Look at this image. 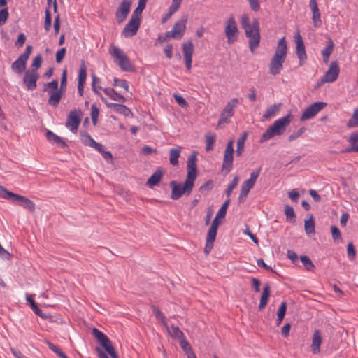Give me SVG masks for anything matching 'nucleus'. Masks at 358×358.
Instances as JSON below:
<instances>
[{"mask_svg": "<svg viewBox=\"0 0 358 358\" xmlns=\"http://www.w3.org/2000/svg\"><path fill=\"white\" fill-rule=\"evenodd\" d=\"M287 54V45L285 37L281 38L278 42L269 64V73L275 76L280 73L283 69Z\"/></svg>", "mask_w": 358, "mask_h": 358, "instance_id": "1", "label": "nucleus"}, {"mask_svg": "<svg viewBox=\"0 0 358 358\" xmlns=\"http://www.w3.org/2000/svg\"><path fill=\"white\" fill-rule=\"evenodd\" d=\"M292 120V115L288 114L285 117L278 119L271 125L260 138V143L265 142L272 138L274 136L282 134Z\"/></svg>", "mask_w": 358, "mask_h": 358, "instance_id": "2", "label": "nucleus"}, {"mask_svg": "<svg viewBox=\"0 0 358 358\" xmlns=\"http://www.w3.org/2000/svg\"><path fill=\"white\" fill-rule=\"evenodd\" d=\"M0 196L5 199L11 201L15 203H17L23 208L29 210L30 212H34L36 209L35 203L28 198L16 194L8 191L3 186L0 185Z\"/></svg>", "mask_w": 358, "mask_h": 358, "instance_id": "3", "label": "nucleus"}, {"mask_svg": "<svg viewBox=\"0 0 358 358\" xmlns=\"http://www.w3.org/2000/svg\"><path fill=\"white\" fill-rule=\"evenodd\" d=\"M260 28L259 23L257 18L253 19L250 29L245 31V36L249 38V48L253 53L255 50L257 48L260 43Z\"/></svg>", "mask_w": 358, "mask_h": 358, "instance_id": "4", "label": "nucleus"}, {"mask_svg": "<svg viewBox=\"0 0 358 358\" xmlns=\"http://www.w3.org/2000/svg\"><path fill=\"white\" fill-rule=\"evenodd\" d=\"M194 184L185 180L183 185L177 183L176 181L170 182L171 187V198L173 200L179 199L183 194L189 195L193 189Z\"/></svg>", "mask_w": 358, "mask_h": 358, "instance_id": "5", "label": "nucleus"}, {"mask_svg": "<svg viewBox=\"0 0 358 358\" xmlns=\"http://www.w3.org/2000/svg\"><path fill=\"white\" fill-rule=\"evenodd\" d=\"M111 55L118 60L117 65L124 71H134V69L124 52L118 47L113 45L110 50Z\"/></svg>", "mask_w": 358, "mask_h": 358, "instance_id": "6", "label": "nucleus"}, {"mask_svg": "<svg viewBox=\"0 0 358 358\" xmlns=\"http://www.w3.org/2000/svg\"><path fill=\"white\" fill-rule=\"evenodd\" d=\"M92 334L94 337H96L100 345L109 354L111 358H119L117 353L112 345L111 341L107 337L106 335L101 332L96 328H94L92 329Z\"/></svg>", "mask_w": 358, "mask_h": 358, "instance_id": "7", "label": "nucleus"}, {"mask_svg": "<svg viewBox=\"0 0 358 358\" xmlns=\"http://www.w3.org/2000/svg\"><path fill=\"white\" fill-rule=\"evenodd\" d=\"M234 141L230 140L224 152V159L222 165V171L224 174H228L233 168L234 162Z\"/></svg>", "mask_w": 358, "mask_h": 358, "instance_id": "8", "label": "nucleus"}, {"mask_svg": "<svg viewBox=\"0 0 358 358\" xmlns=\"http://www.w3.org/2000/svg\"><path fill=\"white\" fill-rule=\"evenodd\" d=\"M33 50V47L30 45H27L24 53L20 55L19 57L12 64L11 69L18 73H22L27 67V62Z\"/></svg>", "mask_w": 358, "mask_h": 358, "instance_id": "9", "label": "nucleus"}, {"mask_svg": "<svg viewBox=\"0 0 358 358\" xmlns=\"http://www.w3.org/2000/svg\"><path fill=\"white\" fill-rule=\"evenodd\" d=\"M219 218H217V215L213 220V222L211 224V226L208 231L207 236H206V246L204 248V252L206 255H208L210 250H212L214 244V241L216 238L217 235V228L220 225V221L218 220Z\"/></svg>", "mask_w": 358, "mask_h": 358, "instance_id": "10", "label": "nucleus"}, {"mask_svg": "<svg viewBox=\"0 0 358 358\" xmlns=\"http://www.w3.org/2000/svg\"><path fill=\"white\" fill-rule=\"evenodd\" d=\"M83 113L80 109H74L70 111L66 118V127L72 132H76L80 124Z\"/></svg>", "mask_w": 358, "mask_h": 358, "instance_id": "11", "label": "nucleus"}, {"mask_svg": "<svg viewBox=\"0 0 358 358\" xmlns=\"http://www.w3.org/2000/svg\"><path fill=\"white\" fill-rule=\"evenodd\" d=\"M339 71L340 69L338 62L336 61L331 62L328 71L325 73L323 77L321 78L320 83H317V87H320L324 83L334 82L338 78Z\"/></svg>", "mask_w": 358, "mask_h": 358, "instance_id": "12", "label": "nucleus"}, {"mask_svg": "<svg viewBox=\"0 0 358 358\" xmlns=\"http://www.w3.org/2000/svg\"><path fill=\"white\" fill-rule=\"evenodd\" d=\"M196 152H194L191 154L187 159V178L185 180L194 184L197 177V165H196Z\"/></svg>", "mask_w": 358, "mask_h": 358, "instance_id": "13", "label": "nucleus"}, {"mask_svg": "<svg viewBox=\"0 0 358 358\" xmlns=\"http://www.w3.org/2000/svg\"><path fill=\"white\" fill-rule=\"evenodd\" d=\"M327 103L324 102H315L308 107H307L304 111L303 112L300 120L306 121L314 117L320 111H321L325 106Z\"/></svg>", "mask_w": 358, "mask_h": 358, "instance_id": "14", "label": "nucleus"}, {"mask_svg": "<svg viewBox=\"0 0 358 358\" xmlns=\"http://www.w3.org/2000/svg\"><path fill=\"white\" fill-rule=\"evenodd\" d=\"M238 32V30L235 18L233 16H231L227 20L224 29V33L227 38L228 43H233L237 40Z\"/></svg>", "mask_w": 358, "mask_h": 358, "instance_id": "15", "label": "nucleus"}, {"mask_svg": "<svg viewBox=\"0 0 358 358\" xmlns=\"http://www.w3.org/2000/svg\"><path fill=\"white\" fill-rule=\"evenodd\" d=\"M238 103V100L236 98L232 99L227 103L220 115L218 121L219 125L229 122V118L234 115V108Z\"/></svg>", "mask_w": 358, "mask_h": 358, "instance_id": "16", "label": "nucleus"}, {"mask_svg": "<svg viewBox=\"0 0 358 358\" xmlns=\"http://www.w3.org/2000/svg\"><path fill=\"white\" fill-rule=\"evenodd\" d=\"M141 24V18L131 16L129 22L125 25L122 35L125 38L132 37L136 34Z\"/></svg>", "mask_w": 358, "mask_h": 358, "instance_id": "17", "label": "nucleus"}, {"mask_svg": "<svg viewBox=\"0 0 358 358\" xmlns=\"http://www.w3.org/2000/svg\"><path fill=\"white\" fill-rule=\"evenodd\" d=\"M131 0H122L115 12V18L118 24H122L130 12Z\"/></svg>", "mask_w": 358, "mask_h": 358, "instance_id": "18", "label": "nucleus"}, {"mask_svg": "<svg viewBox=\"0 0 358 358\" xmlns=\"http://www.w3.org/2000/svg\"><path fill=\"white\" fill-rule=\"evenodd\" d=\"M261 172V168H259L257 170L252 171L250 173V178L244 181L241 186V192H242L243 196H248L250 190L255 185L259 174Z\"/></svg>", "mask_w": 358, "mask_h": 358, "instance_id": "19", "label": "nucleus"}, {"mask_svg": "<svg viewBox=\"0 0 358 358\" xmlns=\"http://www.w3.org/2000/svg\"><path fill=\"white\" fill-rule=\"evenodd\" d=\"M182 52L185 66L187 70L192 68V55L194 53V44L191 41L182 43Z\"/></svg>", "mask_w": 358, "mask_h": 358, "instance_id": "20", "label": "nucleus"}, {"mask_svg": "<svg viewBox=\"0 0 358 358\" xmlns=\"http://www.w3.org/2000/svg\"><path fill=\"white\" fill-rule=\"evenodd\" d=\"M39 78V75L37 72L31 71L29 70L25 71L23 78V83L29 90L36 89L37 86V80Z\"/></svg>", "mask_w": 358, "mask_h": 358, "instance_id": "21", "label": "nucleus"}, {"mask_svg": "<svg viewBox=\"0 0 358 358\" xmlns=\"http://www.w3.org/2000/svg\"><path fill=\"white\" fill-rule=\"evenodd\" d=\"M187 21V18L183 17L173 25L171 31L172 32L171 34L175 36L176 38H181L183 36L186 29Z\"/></svg>", "mask_w": 358, "mask_h": 358, "instance_id": "22", "label": "nucleus"}, {"mask_svg": "<svg viewBox=\"0 0 358 358\" xmlns=\"http://www.w3.org/2000/svg\"><path fill=\"white\" fill-rule=\"evenodd\" d=\"M296 52L297 55V57L299 59V64L301 66L304 63V62L307 59L306 50H305V45L303 43V41L302 39V37L301 35L298 33L297 37L296 38Z\"/></svg>", "mask_w": 358, "mask_h": 358, "instance_id": "23", "label": "nucleus"}, {"mask_svg": "<svg viewBox=\"0 0 358 358\" xmlns=\"http://www.w3.org/2000/svg\"><path fill=\"white\" fill-rule=\"evenodd\" d=\"M310 7L313 12V22L315 27H319L322 24L320 18V12L318 9L317 0H310Z\"/></svg>", "mask_w": 358, "mask_h": 358, "instance_id": "24", "label": "nucleus"}, {"mask_svg": "<svg viewBox=\"0 0 358 358\" xmlns=\"http://www.w3.org/2000/svg\"><path fill=\"white\" fill-rule=\"evenodd\" d=\"M270 293H271L270 285H269V283H266L264 285L262 293L261 298H260V301H259V310H262L266 306L268 301L269 296H270Z\"/></svg>", "mask_w": 358, "mask_h": 358, "instance_id": "25", "label": "nucleus"}, {"mask_svg": "<svg viewBox=\"0 0 358 358\" xmlns=\"http://www.w3.org/2000/svg\"><path fill=\"white\" fill-rule=\"evenodd\" d=\"M322 343V336L319 330H315L313 336V341L311 344V348L313 354H317L320 352V345Z\"/></svg>", "mask_w": 358, "mask_h": 358, "instance_id": "26", "label": "nucleus"}, {"mask_svg": "<svg viewBox=\"0 0 358 358\" xmlns=\"http://www.w3.org/2000/svg\"><path fill=\"white\" fill-rule=\"evenodd\" d=\"M107 105L109 108H113L117 113L122 114L126 117H129L132 115L131 110L124 105L114 103H107Z\"/></svg>", "mask_w": 358, "mask_h": 358, "instance_id": "27", "label": "nucleus"}, {"mask_svg": "<svg viewBox=\"0 0 358 358\" xmlns=\"http://www.w3.org/2000/svg\"><path fill=\"white\" fill-rule=\"evenodd\" d=\"M49 93L50 94V96L49 97L48 103L53 107L57 106L61 100L63 93L61 91H59L58 90H57L56 91L49 92Z\"/></svg>", "mask_w": 358, "mask_h": 358, "instance_id": "28", "label": "nucleus"}, {"mask_svg": "<svg viewBox=\"0 0 358 358\" xmlns=\"http://www.w3.org/2000/svg\"><path fill=\"white\" fill-rule=\"evenodd\" d=\"M46 138L47 140L50 143H55L57 145H60L63 148L67 146L66 143L64 141H63L61 137L56 135L51 131H48L46 132Z\"/></svg>", "mask_w": 358, "mask_h": 358, "instance_id": "29", "label": "nucleus"}, {"mask_svg": "<svg viewBox=\"0 0 358 358\" xmlns=\"http://www.w3.org/2000/svg\"><path fill=\"white\" fill-rule=\"evenodd\" d=\"M103 92L107 96H108L110 99H112L114 101H117L122 103H124L126 101L125 98L123 96L118 94L113 88H105L103 89Z\"/></svg>", "mask_w": 358, "mask_h": 358, "instance_id": "30", "label": "nucleus"}, {"mask_svg": "<svg viewBox=\"0 0 358 358\" xmlns=\"http://www.w3.org/2000/svg\"><path fill=\"white\" fill-rule=\"evenodd\" d=\"M163 176V172L158 169L157 170L148 180L147 185L152 187L156 185H157Z\"/></svg>", "mask_w": 358, "mask_h": 358, "instance_id": "31", "label": "nucleus"}, {"mask_svg": "<svg viewBox=\"0 0 358 358\" xmlns=\"http://www.w3.org/2000/svg\"><path fill=\"white\" fill-rule=\"evenodd\" d=\"M334 44L331 38L329 39L327 46L322 50V55L324 62L327 63L329 56L333 52Z\"/></svg>", "mask_w": 358, "mask_h": 358, "instance_id": "32", "label": "nucleus"}, {"mask_svg": "<svg viewBox=\"0 0 358 358\" xmlns=\"http://www.w3.org/2000/svg\"><path fill=\"white\" fill-rule=\"evenodd\" d=\"M304 229L308 235L314 234L315 233V221L313 215H310V218L305 220Z\"/></svg>", "mask_w": 358, "mask_h": 358, "instance_id": "33", "label": "nucleus"}, {"mask_svg": "<svg viewBox=\"0 0 358 358\" xmlns=\"http://www.w3.org/2000/svg\"><path fill=\"white\" fill-rule=\"evenodd\" d=\"M26 299L29 303L32 310L34 312L36 315H38L39 317L43 319L47 318V315H45L42 312V310L38 308L36 303H35L34 299H31V296L27 294Z\"/></svg>", "mask_w": 358, "mask_h": 358, "instance_id": "34", "label": "nucleus"}, {"mask_svg": "<svg viewBox=\"0 0 358 358\" xmlns=\"http://www.w3.org/2000/svg\"><path fill=\"white\" fill-rule=\"evenodd\" d=\"M180 155V150L179 148H171L170 150L169 161L172 165L176 166L178 164V157Z\"/></svg>", "mask_w": 358, "mask_h": 358, "instance_id": "35", "label": "nucleus"}, {"mask_svg": "<svg viewBox=\"0 0 358 358\" xmlns=\"http://www.w3.org/2000/svg\"><path fill=\"white\" fill-rule=\"evenodd\" d=\"M45 343L48 345L49 348L58 355L60 358H69L62 350L56 345L52 343L48 340H45Z\"/></svg>", "mask_w": 358, "mask_h": 358, "instance_id": "36", "label": "nucleus"}, {"mask_svg": "<svg viewBox=\"0 0 358 358\" xmlns=\"http://www.w3.org/2000/svg\"><path fill=\"white\" fill-rule=\"evenodd\" d=\"M166 329L169 331L170 335L172 337L178 338V340L185 337L182 331L175 325H171V329L168 327L166 328Z\"/></svg>", "mask_w": 358, "mask_h": 358, "instance_id": "37", "label": "nucleus"}, {"mask_svg": "<svg viewBox=\"0 0 358 358\" xmlns=\"http://www.w3.org/2000/svg\"><path fill=\"white\" fill-rule=\"evenodd\" d=\"M151 308L156 317V319L160 321L166 328H168V324L166 322V318L164 314L155 306H152Z\"/></svg>", "mask_w": 358, "mask_h": 358, "instance_id": "38", "label": "nucleus"}, {"mask_svg": "<svg viewBox=\"0 0 358 358\" xmlns=\"http://www.w3.org/2000/svg\"><path fill=\"white\" fill-rule=\"evenodd\" d=\"M279 110L280 106L272 105L266 109L263 115V117L264 119H269L270 117L274 116L279 111Z\"/></svg>", "mask_w": 358, "mask_h": 358, "instance_id": "39", "label": "nucleus"}, {"mask_svg": "<svg viewBox=\"0 0 358 358\" xmlns=\"http://www.w3.org/2000/svg\"><path fill=\"white\" fill-rule=\"evenodd\" d=\"M147 1L148 0H138V7L133 12V14L131 16L135 17H140L143 10L145 8Z\"/></svg>", "mask_w": 358, "mask_h": 358, "instance_id": "40", "label": "nucleus"}, {"mask_svg": "<svg viewBox=\"0 0 358 358\" xmlns=\"http://www.w3.org/2000/svg\"><path fill=\"white\" fill-rule=\"evenodd\" d=\"M300 259L307 271H313L315 265L311 259L306 255H301Z\"/></svg>", "mask_w": 358, "mask_h": 358, "instance_id": "41", "label": "nucleus"}, {"mask_svg": "<svg viewBox=\"0 0 358 358\" xmlns=\"http://www.w3.org/2000/svg\"><path fill=\"white\" fill-rule=\"evenodd\" d=\"M285 213L286 215V218H287V221H289L290 222H293L295 221L296 215H295L294 208L292 206H290L289 205H285Z\"/></svg>", "mask_w": 358, "mask_h": 358, "instance_id": "42", "label": "nucleus"}, {"mask_svg": "<svg viewBox=\"0 0 358 358\" xmlns=\"http://www.w3.org/2000/svg\"><path fill=\"white\" fill-rule=\"evenodd\" d=\"M246 136H247V134H244L241 138H239L238 139L237 148H236V150L237 156H241L243 152L245 141L246 140Z\"/></svg>", "mask_w": 358, "mask_h": 358, "instance_id": "43", "label": "nucleus"}, {"mask_svg": "<svg viewBox=\"0 0 358 358\" xmlns=\"http://www.w3.org/2000/svg\"><path fill=\"white\" fill-rule=\"evenodd\" d=\"M239 181L238 176H236L231 183L228 185L227 189L225 190V194L227 196V199H229V196L232 192V191L236 188Z\"/></svg>", "mask_w": 358, "mask_h": 358, "instance_id": "44", "label": "nucleus"}, {"mask_svg": "<svg viewBox=\"0 0 358 358\" xmlns=\"http://www.w3.org/2000/svg\"><path fill=\"white\" fill-rule=\"evenodd\" d=\"M229 203L230 199H227L217 213V218H224L225 217Z\"/></svg>", "mask_w": 358, "mask_h": 358, "instance_id": "45", "label": "nucleus"}, {"mask_svg": "<svg viewBox=\"0 0 358 358\" xmlns=\"http://www.w3.org/2000/svg\"><path fill=\"white\" fill-rule=\"evenodd\" d=\"M82 138V142L88 146H93L96 141L92 138V136L87 132H82L80 134Z\"/></svg>", "mask_w": 358, "mask_h": 358, "instance_id": "46", "label": "nucleus"}, {"mask_svg": "<svg viewBox=\"0 0 358 358\" xmlns=\"http://www.w3.org/2000/svg\"><path fill=\"white\" fill-rule=\"evenodd\" d=\"M347 126L349 128L358 127V108L355 109L352 117L348 120Z\"/></svg>", "mask_w": 358, "mask_h": 358, "instance_id": "47", "label": "nucleus"}, {"mask_svg": "<svg viewBox=\"0 0 358 358\" xmlns=\"http://www.w3.org/2000/svg\"><path fill=\"white\" fill-rule=\"evenodd\" d=\"M87 77V67L84 62L82 63L79 73H78V83H85Z\"/></svg>", "mask_w": 358, "mask_h": 358, "instance_id": "48", "label": "nucleus"}, {"mask_svg": "<svg viewBox=\"0 0 358 358\" xmlns=\"http://www.w3.org/2000/svg\"><path fill=\"white\" fill-rule=\"evenodd\" d=\"M43 62L41 55L39 54L34 57L31 64V71L37 72V70L41 67Z\"/></svg>", "mask_w": 358, "mask_h": 358, "instance_id": "49", "label": "nucleus"}, {"mask_svg": "<svg viewBox=\"0 0 358 358\" xmlns=\"http://www.w3.org/2000/svg\"><path fill=\"white\" fill-rule=\"evenodd\" d=\"M216 136L215 135H207L206 136V150L207 151L212 150L213 148V145L215 142Z\"/></svg>", "mask_w": 358, "mask_h": 358, "instance_id": "50", "label": "nucleus"}, {"mask_svg": "<svg viewBox=\"0 0 358 358\" xmlns=\"http://www.w3.org/2000/svg\"><path fill=\"white\" fill-rule=\"evenodd\" d=\"M182 0H172L171 5L169 8V16H171L180 8Z\"/></svg>", "mask_w": 358, "mask_h": 358, "instance_id": "51", "label": "nucleus"}, {"mask_svg": "<svg viewBox=\"0 0 358 358\" xmlns=\"http://www.w3.org/2000/svg\"><path fill=\"white\" fill-rule=\"evenodd\" d=\"M52 24V16L50 11L49 9L45 10V22H44V29L46 31H48L50 29Z\"/></svg>", "mask_w": 358, "mask_h": 358, "instance_id": "52", "label": "nucleus"}, {"mask_svg": "<svg viewBox=\"0 0 358 358\" xmlns=\"http://www.w3.org/2000/svg\"><path fill=\"white\" fill-rule=\"evenodd\" d=\"M99 83V79L94 74L92 75V90L99 96H101L102 101H105V99L101 96V93L98 90V87H96V83ZM99 89H101V87H99Z\"/></svg>", "mask_w": 358, "mask_h": 358, "instance_id": "53", "label": "nucleus"}, {"mask_svg": "<svg viewBox=\"0 0 358 358\" xmlns=\"http://www.w3.org/2000/svg\"><path fill=\"white\" fill-rule=\"evenodd\" d=\"M179 342L181 348L184 350L186 355L193 351L190 344L185 339V337L180 339Z\"/></svg>", "mask_w": 358, "mask_h": 358, "instance_id": "54", "label": "nucleus"}, {"mask_svg": "<svg viewBox=\"0 0 358 358\" xmlns=\"http://www.w3.org/2000/svg\"><path fill=\"white\" fill-rule=\"evenodd\" d=\"M213 182L212 180H208L203 185H202L199 188V192L202 194H206L210 192L213 188Z\"/></svg>", "mask_w": 358, "mask_h": 358, "instance_id": "55", "label": "nucleus"}, {"mask_svg": "<svg viewBox=\"0 0 358 358\" xmlns=\"http://www.w3.org/2000/svg\"><path fill=\"white\" fill-rule=\"evenodd\" d=\"M99 113V108L96 106L95 104H92L91 106V117L94 125L96 124Z\"/></svg>", "mask_w": 358, "mask_h": 358, "instance_id": "56", "label": "nucleus"}, {"mask_svg": "<svg viewBox=\"0 0 358 358\" xmlns=\"http://www.w3.org/2000/svg\"><path fill=\"white\" fill-rule=\"evenodd\" d=\"M113 85L119 86L124 88L126 91H129V85L125 80L119 79L116 77L113 79Z\"/></svg>", "mask_w": 358, "mask_h": 358, "instance_id": "57", "label": "nucleus"}, {"mask_svg": "<svg viewBox=\"0 0 358 358\" xmlns=\"http://www.w3.org/2000/svg\"><path fill=\"white\" fill-rule=\"evenodd\" d=\"M241 24L243 29L245 31L250 29L251 24H250V18L247 15H243L241 19Z\"/></svg>", "mask_w": 358, "mask_h": 358, "instance_id": "58", "label": "nucleus"}, {"mask_svg": "<svg viewBox=\"0 0 358 358\" xmlns=\"http://www.w3.org/2000/svg\"><path fill=\"white\" fill-rule=\"evenodd\" d=\"M332 238L334 241H338L341 240V234L338 228L336 226H331V227Z\"/></svg>", "mask_w": 358, "mask_h": 358, "instance_id": "59", "label": "nucleus"}, {"mask_svg": "<svg viewBox=\"0 0 358 358\" xmlns=\"http://www.w3.org/2000/svg\"><path fill=\"white\" fill-rule=\"evenodd\" d=\"M173 96L180 106L182 108H187L188 106L187 101L182 96L177 94H174Z\"/></svg>", "mask_w": 358, "mask_h": 358, "instance_id": "60", "label": "nucleus"}, {"mask_svg": "<svg viewBox=\"0 0 358 358\" xmlns=\"http://www.w3.org/2000/svg\"><path fill=\"white\" fill-rule=\"evenodd\" d=\"M67 83V72L66 70H64L62 75V79L60 83V88L58 89L59 91H61L62 93L65 90L66 87Z\"/></svg>", "mask_w": 358, "mask_h": 358, "instance_id": "61", "label": "nucleus"}, {"mask_svg": "<svg viewBox=\"0 0 358 358\" xmlns=\"http://www.w3.org/2000/svg\"><path fill=\"white\" fill-rule=\"evenodd\" d=\"M306 129V127H303L300 128L296 132H294L293 134H290L289 136V141H293L296 140L297 138L301 136L304 133Z\"/></svg>", "mask_w": 358, "mask_h": 358, "instance_id": "62", "label": "nucleus"}, {"mask_svg": "<svg viewBox=\"0 0 358 358\" xmlns=\"http://www.w3.org/2000/svg\"><path fill=\"white\" fill-rule=\"evenodd\" d=\"M347 252H348V256L350 259H355V257L356 256V251H355V247L352 243H348Z\"/></svg>", "mask_w": 358, "mask_h": 358, "instance_id": "63", "label": "nucleus"}, {"mask_svg": "<svg viewBox=\"0 0 358 358\" xmlns=\"http://www.w3.org/2000/svg\"><path fill=\"white\" fill-rule=\"evenodd\" d=\"M348 142L351 146L355 145L358 142V131L351 134Z\"/></svg>", "mask_w": 358, "mask_h": 358, "instance_id": "64", "label": "nucleus"}]
</instances>
